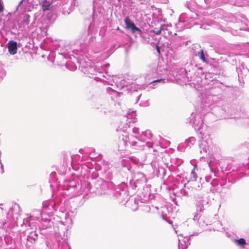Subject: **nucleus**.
I'll return each instance as SVG.
<instances>
[{
	"mask_svg": "<svg viewBox=\"0 0 249 249\" xmlns=\"http://www.w3.org/2000/svg\"><path fill=\"white\" fill-rule=\"evenodd\" d=\"M30 234L31 235L34 234L36 236V237L37 238V235L36 234L35 232H31Z\"/></svg>",
	"mask_w": 249,
	"mask_h": 249,
	"instance_id": "10",
	"label": "nucleus"
},
{
	"mask_svg": "<svg viewBox=\"0 0 249 249\" xmlns=\"http://www.w3.org/2000/svg\"><path fill=\"white\" fill-rule=\"evenodd\" d=\"M124 22L126 25V28L128 29H131L133 33H135L136 31L141 32V30L137 27L133 22L131 21L129 17H127L125 18Z\"/></svg>",
	"mask_w": 249,
	"mask_h": 249,
	"instance_id": "1",
	"label": "nucleus"
},
{
	"mask_svg": "<svg viewBox=\"0 0 249 249\" xmlns=\"http://www.w3.org/2000/svg\"><path fill=\"white\" fill-rule=\"evenodd\" d=\"M236 242L239 245H244L246 244V241L244 238H240L239 239L236 240Z\"/></svg>",
	"mask_w": 249,
	"mask_h": 249,
	"instance_id": "6",
	"label": "nucleus"
},
{
	"mask_svg": "<svg viewBox=\"0 0 249 249\" xmlns=\"http://www.w3.org/2000/svg\"><path fill=\"white\" fill-rule=\"evenodd\" d=\"M8 51L11 54H15L17 53V43L16 42L11 41L8 43Z\"/></svg>",
	"mask_w": 249,
	"mask_h": 249,
	"instance_id": "2",
	"label": "nucleus"
},
{
	"mask_svg": "<svg viewBox=\"0 0 249 249\" xmlns=\"http://www.w3.org/2000/svg\"><path fill=\"white\" fill-rule=\"evenodd\" d=\"M161 29L158 30V31H153V32L157 35H160L161 33Z\"/></svg>",
	"mask_w": 249,
	"mask_h": 249,
	"instance_id": "8",
	"label": "nucleus"
},
{
	"mask_svg": "<svg viewBox=\"0 0 249 249\" xmlns=\"http://www.w3.org/2000/svg\"><path fill=\"white\" fill-rule=\"evenodd\" d=\"M196 209L197 212H202L204 209L203 203L201 201H198L196 204Z\"/></svg>",
	"mask_w": 249,
	"mask_h": 249,
	"instance_id": "4",
	"label": "nucleus"
},
{
	"mask_svg": "<svg viewBox=\"0 0 249 249\" xmlns=\"http://www.w3.org/2000/svg\"><path fill=\"white\" fill-rule=\"evenodd\" d=\"M117 30H118V31H119V30H120V28H119V27H118V28H117Z\"/></svg>",
	"mask_w": 249,
	"mask_h": 249,
	"instance_id": "11",
	"label": "nucleus"
},
{
	"mask_svg": "<svg viewBox=\"0 0 249 249\" xmlns=\"http://www.w3.org/2000/svg\"><path fill=\"white\" fill-rule=\"evenodd\" d=\"M42 6L43 11L49 10L51 8V4L48 3L47 0H43Z\"/></svg>",
	"mask_w": 249,
	"mask_h": 249,
	"instance_id": "3",
	"label": "nucleus"
},
{
	"mask_svg": "<svg viewBox=\"0 0 249 249\" xmlns=\"http://www.w3.org/2000/svg\"><path fill=\"white\" fill-rule=\"evenodd\" d=\"M162 82L163 83H165V79H159L153 81L151 83H155V82Z\"/></svg>",
	"mask_w": 249,
	"mask_h": 249,
	"instance_id": "7",
	"label": "nucleus"
},
{
	"mask_svg": "<svg viewBox=\"0 0 249 249\" xmlns=\"http://www.w3.org/2000/svg\"><path fill=\"white\" fill-rule=\"evenodd\" d=\"M198 54H200V58L204 62H206L207 60L204 56V51L202 49L200 50L198 52Z\"/></svg>",
	"mask_w": 249,
	"mask_h": 249,
	"instance_id": "5",
	"label": "nucleus"
},
{
	"mask_svg": "<svg viewBox=\"0 0 249 249\" xmlns=\"http://www.w3.org/2000/svg\"><path fill=\"white\" fill-rule=\"evenodd\" d=\"M156 49H157V51L159 53V54H160V48L159 46L158 45H156Z\"/></svg>",
	"mask_w": 249,
	"mask_h": 249,
	"instance_id": "9",
	"label": "nucleus"
}]
</instances>
